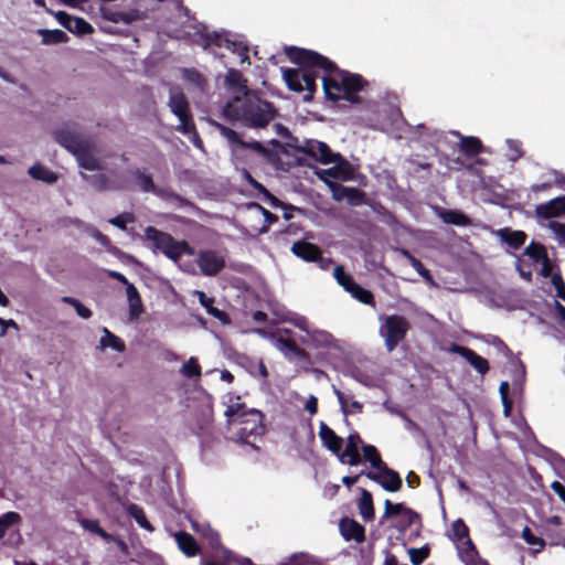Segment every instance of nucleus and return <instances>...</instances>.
<instances>
[{"mask_svg":"<svg viewBox=\"0 0 565 565\" xmlns=\"http://www.w3.org/2000/svg\"><path fill=\"white\" fill-rule=\"evenodd\" d=\"M274 315L281 321L289 323L296 330L282 329L278 338L273 337L274 345L291 362L297 369L306 370L309 364L308 355L301 344H311L316 339V331L303 316L288 310H274Z\"/></svg>","mask_w":565,"mask_h":565,"instance_id":"obj_1","label":"nucleus"},{"mask_svg":"<svg viewBox=\"0 0 565 565\" xmlns=\"http://www.w3.org/2000/svg\"><path fill=\"white\" fill-rule=\"evenodd\" d=\"M319 66L324 72L321 79L327 100L333 103L345 100L350 104L362 103L359 93L369 87V82L361 74L339 68L334 62L322 54L319 57Z\"/></svg>","mask_w":565,"mask_h":565,"instance_id":"obj_2","label":"nucleus"},{"mask_svg":"<svg viewBox=\"0 0 565 565\" xmlns=\"http://www.w3.org/2000/svg\"><path fill=\"white\" fill-rule=\"evenodd\" d=\"M275 107L254 92L233 96L223 107V115L250 128H265L276 117Z\"/></svg>","mask_w":565,"mask_h":565,"instance_id":"obj_3","label":"nucleus"},{"mask_svg":"<svg viewBox=\"0 0 565 565\" xmlns=\"http://www.w3.org/2000/svg\"><path fill=\"white\" fill-rule=\"evenodd\" d=\"M287 57L298 66L281 68L282 78L290 90L303 94V100H312L318 73V53L295 46L285 47Z\"/></svg>","mask_w":565,"mask_h":565,"instance_id":"obj_4","label":"nucleus"},{"mask_svg":"<svg viewBox=\"0 0 565 565\" xmlns=\"http://www.w3.org/2000/svg\"><path fill=\"white\" fill-rule=\"evenodd\" d=\"M173 4L178 10L179 18H185L188 23L181 30L175 31V36L190 39L194 35H200L202 39V45L205 50L212 46L225 47L232 51L233 53H236L242 64H249V57L247 54L248 49L243 42L233 41L226 34L206 33L205 26L196 23L194 20H191L189 18V11L186 8L182 6L180 0H173Z\"/></svg>","mask_w":565,"mask_h":565,"instance_id":"obj_5","label":"nucleus"},{"mask_svg":"<svg viewBox=\"0 0 565 565\" xmlns=\"http://www.w3.org/2000/svg\"><path fill=\"white\" fill-rule=\"evenodd\" d=\"M173 4L178 10L179 18H185L188 23L181 30L175 31V36L190 39L194 35H200L202 39V45L205 50L212 46L225 47L232 51L233 53H236L242 64H249V57L247 54L248 49L243 42L233 41L226 34L206 33L205 26L196 23L194 20H191L189 18V11L186 8L182 6L180 0H173Z\"/></svg>","mask_w":565,"mask_h":565,"instance_id":"obj_6","label":"nucleus"},{"mask_svg":"<svg viewBox=\"0 0 565 565\" xmlns=\"http://www.w3.org/2000/svg\"><path fill=\"white\" fill-rule=\"evenodd\" d=\"M228 437L235 443L256 447L255 441L264 434L263 415L259 411L250 408L237 419H231L227 425Z\"/></svg>","mask_w":565,"mask_h":565,"instance_id":"obj_7","label":"nucleus"},{"mask_svg":"<svg viewBox=\"0 0 565 565\" xmlns=\"http://www.w3.org/2000/svg\"><path fill=\"white\" fill-rule=\"evenodd\" d=\"M168 105L170 110L178 117L180 121L177 130L188 136L196 148L202 149L203 143L195 130L188 99L181 89L175 87L170 89Z\"/></svg>","mask_w":565,"mask_h":565,"instance_id":"obj_8","label":"nucleus"},{"mask_svg":"<svg viewBox=\"0 0 565 565\" xmlns=\"http://www.w3.org/2000/svg\"><path fill=\"white\" fill-rule=\"evenodd\" d=\"M56 140L75 156L81 168L89 171L99 169V162L89 141L64 132H56Z\"/></svg>","mask_w":565,"mask_h":565,"instance_id":"obj_9","label":"nucleus"},{"mask_svg":"<svg viewBox=\"0 0 565 565\" xmlns=\"http://www.w3.org/2000/svg\"><path fill=\"white\" fill-rule=\"evenodd\" d=\"M411 329V322L401 315H391L383 318L380 334L384 339L387 352H393L405 340Z\"/></svg>","mask_w":565,"mask_h":565,"instance_id":"obj_10","label":"nucleus"},{"mask_svg":"<svg viewBox=\"0 0 565 565\" xmlns=\"http://www.w3.org/2000/svg\"><path fill=\"white\" fill-rule=\"evenodd\" d=\"M193 256H195V264L203 276L215 277L226 267L227 250L225 248H205L198 253L194 252Z\"/></svg>","mask_w":565,"mask_h":565,"instance_id":"obj_11","label":"nucleus"},{"mask_svg":"<svg viewBox=\"0 0 565 565\" xmlns=\"http://www.w3.org/2000/svg\"><path fill=\"white\" fill-rule=\"evenodd\" d=\"M315 143L309 142L306 148H280L278 149V162L279 164L286 166L292 162H308L312 166L318 159L315 152Z\"/></svg>","mask_w":565,"mask_h":565,"instance_id":"obj_12","label":"nucleus"},{"mask_svg":"<svg viewBox=\"0 0 565 565\" xmlns=\"http://www.w3.org/2000/svg\"><path fill=\"white\" fill-rule=\"evenodd\" d=\"M221 135L227 139L231 145L232 153L235 157H242L245 150H253L257 153H264L267 156V150L263 147V145L258 141L245 142L243 141L238 134L231 128H227L223 125H216Z\"/></svg>","mask_w":565,"mask_h":565,"instance_id":"obj_13","label":"nucleus"},{"mask_svg":"<svg viewBox=\"0 0 565 565\" xmlns=\"http://www.w3.org/2000/svg\"><path fill=\"white\" fill-rule=\"evenodd\" d=\"M365 476L375 482H377L385 491L397 492L402 489L403 480L399 473L387 465H383L382 468L377 469V472L367 471Z\"/></svg>","mask_w":565,"mask_h":565,"instance_id":"obj_14","label":"nucleus"},{"mask_svg":"<svg viewBox=\"0 0 565 565\" xmlns=\"http://www.w3.org/2000/svg\"><path fill=\"white\" fill-rule=\"evenodd\" d=\"M332 164L329 169H320V181L327 184L328 182L350 181L353 179L354 167L345 158Z\"/></svg>","mask_w":565,"mask_h":565,"instance_id":"obj_15","label":"nucleus"},{"mask_svg":"<svg viewBox=\"0 0 565 565\" xmlns=\"http://www.w3.org/2000/svg\"><path fill=\"white\" fill-rule=\"evenodd\" d=\"M163 254L169 259L178 264L183 271L189 274H196L195 265L191 263H181V258L183 255H194V249L185 241H174L173 244H171L170 247H168L167 250L163 252Z\"/></svg>","mask_w":565,"mask_h":565,"instance_id":"obj_16","label":"nucleus"},{"mask_svg":"<svg viewBox=\"0 0 565 565\" xmlns=\"http://www.w3.org/2000/svg\"><path fill=\"white\" fill-rule=\"evenodd\" d=\"M449 352L462 356L481 376L487 374L490 370L488 360L468 347L452 343L449 348Z\"/></svg>","mask_w":565,"mask_h":565,"instance_id":"obj_17","label":"nucleus"},{"mask_svg":"<svg viewBox=\"0 0 565 565\" xmlns=\"http://www.w3.org/2000/svg\"><path fill=\"white\" fill-rule=\"evenodd\" d=\"M362 445L363 440L358 433L350 434L347 439V446L340 455V462L349 466H358L361 463L362 459L359 448Z\"/></svg>","mask_w":565,"mask_h":565,"instance_id":"obj_18","label":"nucleus"},{"mask_svg":"<svg viewBox=\"0 0 565 565\" xmlns=\"http://www.w3.org/2000/svg\"><path fill=\"white\" fill-rule=\"evenodd\" d=\"M535 215L543 220H551L565 215V195L537 204L535 206Z\"/></svg>","mask_w":565,"mask_h":565,"instance_id":"obj_19","label":"nucleus"},{"mask_svg":"<svg viewBox=\"0 0 565 565\" xmlns=\"http://www.w3.org/2000/svg\"><path fill=\"white\" fill-rule=\"evenodd\" d=\"M100 12L104 19L113 23L130 24L135 21H140L146 18L145 12L138 9L116 11L109 8H102Z\"/></svg>","mask_w":565,"mask_h":565,"instance_id":"obj_20","label":"nucleus"},{"mask_svg":"<svg viewBox=\"0 0 565 565\" xmlns=\"http://www.w3.org/2000/svg\"><path fill=\"white\" fill-rule=\"evenodd\" d=\"M340 532L345 541L363 543L365 541V529L353 519L343 518L340 521Z\"/></svg>","mask_w":565,"mask_h":565,"instance_id":"obj_21","label":"nucleus"},{"mask_svg":"<svg viewBox=\"0 0 565 565\" xmlns=\"http://www.w3.org/2000/svg\"><path fill=\"white\" fill-rule=\"evenodd\" d=\"M320 440L340 460L342 452L343 439L338 436L328 425L320 422Z\"/></svg>","mask_w":565,"mask_h":565,"instance_id":"obj_22","label":"nucleus"},{"mask_svg":"<svg viewBox=\"0 0 565 565\" xmlns=\"http://www.w3.org/2000/svg\"><path fill=\"white\" fill-rule=\"evenodd\" d=\"M396 515H404L407 518V524L412 525L418 518V514L404 503H392L391 500L386 499L384 502V513L382 521Z\"/></svg>","mask_w":565,"mask_h":565,"instance_id":"obj_23","label":"nucleus"},{"mask_svg":"<svg viewBox=\"0 0 565 565\" xmlns=\"http://www.w3.org/2000/svg\"><path fill=\"white\" fill-rule=\"evenodd\" d=\"M57 18L61 24L73 33L81 35L93 33V26L82 18L72 17L64 12H60Z\"/></svg>","mask_w":565,"mask_h":565,"instance_id":"obj_24","label":"nucleus"},{"mask_svg":"<svg viewBox=\"0 0 565 565\" xmlns=\"http://www.w3.org/2000/svg\"><path fill=\"white\" fill-rule=\"evenodd\" d=\"M224 404L226 406L224 415L226 416L227 425L231 424V419H237L250 409L242 403L239 396L233 394H228L224 397Z\"/></svg>","mask_w":565,"mask_h":565,"instance_id":"obj_25","label":"nucleus"},{"mask_svg":"<svg viewBox=\"0 0 565 565\" xmlns=\"http://www.w3.org/2000/svg\"><path fill=\"white\" fill-rule=\"evenodd\" d=\"M182 79L188 85V88L193 92L203 94L207 89V79L194 68H183Z\"/></svg>","mask_w":565,"mask_h":565,"instance_id":"obj_26","label":"nucleus"},{"mask_svg":"<svg viewBox=\"0 0 565 565\" xmlns=\"http://www.w3.org/2000/svg\"><path fill=\"white\" fill-rule=\"evenodd\" d=\"M145 236L147 239L153 243V246L156 249L160 252L167 250L168 247H170L171 244L175 241L171 235L161 232L152 226H148L145 230Z\"/></svg>","mask_w":565,"mask_h":565,"instance_id":"obj_27","label":"nucleus"},{"mask_svg":"<svg viewBox=\"0 0 565 565\" xmlns=\"http://www.w3.org/2000/svg\"><path fill=\"white\" fill-rule=\"evenodd\" d=\"M225 86L235 95H244L247 89L246 81L244 79L241 72L230 68L225 75Z\"/></svg>","mask_w":565,"mask_h":565,"instance_id":"obj_28","label":"nucleus"},{"mask_svg":"<svg viewBox=\"0 0 565 565\" xmlns=\"http://www.w3.org/2000/svg\"><path fill=\"white\" fill-rule=\"evenodd\" d=\"M193 295L198 297L199 302L205 308L210 316L220 320L223 324H227L230 322L228 316L224 311L213 306V298L206 297V295L201 290H193Z\"/></svg>","mask_w":565,"mask_h":565,"instance_id":"obj_29","label":"nucleus"},{"mask_svg":"<svg viewBox=\"0 0 565 565\" xmlns=\"http://www.w3.org/2000/svg\"><path fill=\"white\" fill-rule=\"evenodd\" d=\"M456 135L460 138L459 149L466 157L472 158L482 152L483 145L479 138L472 136L466 137L459 132H456Z\"/></svg>","mask_w":565,"mask_h":565,"instance_id":"obj_30","label":"nucleus"},{"mask_svg":"<svg viewBox=\"0 0 565 565\" xmlns=\"http://www.w3.org/2000/svg\"><path fill=\"white\" fill-rule=\"evenodd\" d=\"M303 434L298 433L299 447L302 457L309 460L313 456L315 433L311 424L302 427Z\"/></svg>","mask_w":565,"mask_h":565,"instance_id":"obj_31","label":"nucleus"},{"mask_svg":"<svg viewBox=\"0 0 565 565\" xmlns=\"http://www.w3.org/2000/svg\"><path fill=\"white\" fill-rule=\"evenodd\" d=\"M498 235L502 242L514 249H519L521 246H523L527 238V235L523 231H513L508 227L501 228L498 232Z\"/></svg>","mask_w":565,"mask_h":565,"instance_id":"obj_32","label":"nucleus"},{"mask_svg":"<svg viewBox=\"0 0 565 565\" xmlns=\"http://www.w3.org/2000/svg\"><path fill=\"white\" fill-rule=\"evenodd\" d=\"M359 512L365 522L373 521L375 518V510L373 504V497L366 489H361V498L358 503Z\"/></svg>","mask_w":565,"mask_h":565,"instance_id":"obj_33","label":"nucleus"},{"mask_svg":"<svg viewBox=\"0 0 565 565\" xmlns=\"http://www.w3.org/2000/svg\"><path fill=\"white\" fill-rule=\"evenodd\" d=\"M291 250L297 257L303 260L316 262L318 259V248L311 243L298 241L294 243Z\"/></svg>","mask_w":565,"mask_h":565,"instance_id":"obj_34","label":"nucleus"},{"mask_svg":"<svg viewBox=\"0 0 565 565\" xmlns=\"http://www.w3.org/2000/svg\"><path fill=\"white\" fill-rule=\"evenodd\" d=\"M178 547L189 557L199 553V546L194 537L185 532H177L173 534Z\"/></svg>","mask_w":565,"mask_h":565,"instance_id":"obj_35","label":"nucleus"},{"mask_svg":"<svg viewBox=\"0 0 565 565\" xmlns=\"http://www.w3.org/2000/svg\"><path fill=\"white\" fill-rule=\"evenodd\" d=\"M127 299L129 303V317L132 320L139 319L142 313V302L137 288L134 285H128Z\"/></svg>","mask_w":565,"mask_h":565,"instance_id":"obj_36","label":"nucleus"},{"mask_svg":"<svg viewBox=\"0 0 565 565\" xmlns=\"http://www.w3.org/2000/svg\"><path fill=\"white\" fill-rule=\"evenodd\" d=\"M524 254L532 258L534 262H544L543 274L548 275V257L545 247L540 243L532 242L524 250Z\"/></svg>","mask_w":565,"mask_h":565,"instance_id":"obj_37","label":"nucleus"},{"mask_svg":"<svg viewBox=\"0 0 565 565\" xmlns=\"http://www.w3.org/2000/svg\"><path fill=\"white\" fill-rule=\"evenodd\" d=\"M441 220L447 224H452L457 226H469L471 225V220L468 215L457 210H444L440 213Z\"/></svg>","mask_w":565,"mask_h":565,"instance_id":"obj_38","label":"nucleus"},{"mask_svg":"<svg viewBox=\"0 0 565 565\" xmlns=\"http://www.w3.org/2000/svg\"><path fill=\"white\" fill-rule=\"evenodd\" d=\"M192 529L195 532L200 533L202 536H204L209 541L211 546L217 547L220 545V535L210 526V524L193 521Z\"/></svg>","mask_w":565,"mask_h":565,"instance_id":"obj_39","label":"nucleus"},{"mask_svg":"<svg viewBox=\"0 0 565 565\" xmlns=\"http://www.w3.org/2000/svg\"><path fill=\"white\" fill-rule=\"evenodd\" d=\"M29 174L36 180L44 181L46 183H54L57 180V175L41 164H34L29 169Z\"/></svg>","mask_w":565,"mask_h":565,"instance_id":"obj_40","label":"nucleus"},{"mask_svg":"<svg viewBox=\"0 0 565 565\" xmlns=\"http://www.w3.org/2000/svg\"><path fill=\"white\" fill-rule=\"evenodd\" d=\"M104 335L100 338V345L103 348H111L118 352H122L125 350L124 341L111 333L108 329H103Z\"/></svg>","mask_w":565,"mask_h":565,"instance_id":"obj_41","label":"nucleus"},{"mask_svg":"<svg viewBox=\"0 0 565 565\" xmlns=\"http://www.w3.org/2000/svg\"><path fill=\"white\" fill-rule=\"evenodd\" d=\"M362 451L364 459L369 461L374 469L377 470L379 468H382L383 465H386L382 460L381 455L375 446L362 445Z\"/></svg>","mask_w":565,"mask_h":565,"instance_id":"obj_42","label":"nucleus"},{"mask_svg":"<svg viewBox=\"0 0 565 565\" xmlns=\"http://www.w3.org/2000/svg\"><path fill=\"white\" fill-rule=\"evenodd\" d=\"M461 555L462 561L466 563V565H477L479 553L470 537H468L466 542H463Z\"/></svg>","mask_w":565,"mask_h":565,"instance_id":"obj_43","label":"nucleus"},{"mask_svg":"<svg viewBox=\"0 0 565 565\" xmlns=\"http://www.w3.org/2000/svg\"><path fill=\"white\" fill-rule=\"evenodd\" d=\"M344 158L339 152H333L331 148L323 141L319 143V161L320 164H331Z\"/></svg>","mask_w":565,"mask_h":565,"instance_id":"obj_44","label":"nucleus"},{"mask_svg":"<svg viewBox=\"0 0 565 565\" xmlns=\"http://www.w3.org/2000/svg\"><path fill=\"white\" fill-rule=\"evenodd\" d=\"M44 44L64 43L68 40L67 34L62 30H40Z\"/></svg>","mask_w":565,"mask_h":565,"instance_id":"obj_45","label":"nucleus"},{"mask_svg":"<svg viewBox=\"0 0 565 565\" xmlns=\"http://www.w3.org/2000/svg\"><path fill=\"white\" fill-rule=\"evenodd\" d=\"M403 255L406 256L412 265V267L422 276L426 281L433 282V276L430 271L424 266V264L413 256L408 250L403 249Z\"/></svg>","mask_w":565,"mask_h":565,"instance_id":"obj_46","label":"nucleus"},{"mask_svg":"<svg viewBox=\"0 0 565 565\" xmlns=\"http://www.w3.org/2000/svg\"><path fill=\"white\" fill-rule=\"evenodd\" d=\"M128 512L136 520V522L138 523V525L140 527H142L149 532L153 531V526L147 520V518L143 513V510L140 507H138L136 504H130L128 508Z\"/></svg>","mask_w":565,"mask_h":565,"instance_id":"obj_47","label":"nucleus"},{"mask_svg":"<svg viewBox=\"0 0 565 565\" xmlns=\"http://www.w3.org/2000/svg\"><path fill=\"white\" fill-rule=\"evenodd\" d=\"M356 300L364 305H373L374 296L372 291L361 287L358 282L353 286V288L349 289V291Z\"/></svg>","mask_w":565,"mask_h":565,"instance_id":"obj_48","label":"nucleus"},{"mask_svg":"<svg viewBox=\"0 0 565 565\" xmlns=\"http://www.w3.org/2000/svg\"><path fill=\"white\" fill-rule=\"evenodd\" d=\"M316 557L307 553H295L280 565H316Z\"/></svg>","mask_w":565,"mask_h":565,"instance_id":"obj_49","label":"nucleus"},{"mask_svg":"<svg viewBox=\"0 0 565 565\" xmlns=\"http://www.w3.org/2000/svg\"><path fill=\"white\" fill-rule=\"evenodd\" d=\"M248 209L250 211H255L257 214H262L264 216L265 223L260 228V232H266L268 226L277 221V216L274 215L271 212L263 207L258 203H252L249 204Z\"/></svg>","mask_w":565,"mask_h":565,"instance_id":"obj_50","label":"nucleus"},{"mask_svg":"<svg viewBox=\"0 0 565 565\" xmlns=\"http://www.w3.org/2000/svg\"><path fill=\"white\" fill-rule=\"evenodd\" d=\"M345 201L351 206H360L366 203V194L358 188H349Z\"/></svg>","mask_w":565,"mask_h":565,"instance_id":"obj_51","label":"nucleus"},{"mask_svg":"<svg viewBox=\"0 0 565 565\" xmlns=\"http://www.w3.org/2000/svg\"><path fill=\"white\" fill-rule=\"evenodd\" d=\"M408 554L413 565H420L424 563L426 558L429 557L430 548L427 544L422 546L420 548L412 547L408 550Z\"/></svg>","mask_w":565,"mask_h":565,"instance_id":"obj_52","label":"nucleus"},{"mask_svg":"<svg viewBox=\"0 0 565 565\" xmlns=\"http://www.w3.org/2000/svg\"><path fill=\"white\" fill-rule=\"evenodd\" d=\"M334 277L339 285H341L347 291L353 288V286L356 284L354 278L350 274H348L341 266H337L334 268Z\"/></svg>","mask_w":565,"mask_h":565,"instance_id":"obj_53","label":"nucleus"},{"mask_svg":"<svg viewBox=\"0 0 565 565\" xmlns=\"http://www.w3.org/2000/svg\"><path fill=\"white\" fill-rule=\"evenodd\" d=\"M180 373L185 377H199L201 375V366L195 358H190L181 369Z\"/></svg>","mask_w":565,"mask_h":565,"instance_id":"obj_54","label":"nucleus"},{"mask_svg":"<svg viewBox=\"0 0 565 565\" xmlns=\"http://www.w3.org/2000/svg\"><path fill=\"white\" fill-rule=\"evenodd\" d=\"M21 516L17 512H7L0 516V540L4 537L6 531L10 525L20 522Z\"/></svg>","mask_w":565,"mask_h":565,"instance_id":"obj_55","label":"nucleus"},{"mask_svg":"<svg viewBox=\"0 0 565 565\" xmlns=\"http://www.w3.org/2000/svg\"><path fill=\"white\" fill-rule=\"evenodd\" d=\"M62 301L65 302V303H68L71 306L74 307L76 313L83 318V319H88L92 317V311L89 308H87L86 306H84L81 301H78L77 299L75 298H72V297H68V296H65L62 298Z\"/></svg>","mask_w":565,"mask_h":565,"instance_id":"obj_56","label":"nucleus"},{"mask_svg":"<svg viewBox=\"0 0 565 565\" xmlns=\"http://www.w3.org/2000/svg\"><path fill=\"white\" fill-rule=\"evenodd\" d=\"M451 530H452L454 539L457 541H462L463 539L469 537V527L461 519L454 521V523L451 525Z\"/></svg>","mask_w":565,"mask_h":565,"instance_id":"obj_57","label":"nucleus"},{"mask_svg":"<svg viewBox=\"0 0 565 565\" xmlns=\"http://www.w3.org/2000/svg\"><path fill=\"white\" fill-rule=\"evenodd\" d=\"M327 185L330 189L332 199L334 201L341 202V201L345 200L347 192L349 190L348 186H344V185L340 184L339 182H328Z\"/></svg>","mask_w":565,"mask_h":565,"instance_id":"obj_58","label":"nucleus"},{"mask_svg":"<svg viewBox=\"0 0 565 565\" xmlns=\"http://www.w3.org/2000/svg\"><path fill=\"white\" fill-rule=\"evenodd\" d=\"M499 392H500L502 405H503V408H504V414L509 415L511 409H512V401L509 397V392H510L509 383L505 382V381L501 382L500 387H499Z\"/></svg>","mask_w":565,"mask_h":565,"instance_id":"obj_59","label":"nucleus"},{"mask_svg":"<svg viewBox=\"0 0 565 565\" xmlns=\"http://www.w3.org/2000/svg\"><path fill=\"white\" fill-rule=\"evenodd\" d=\"M242 177L244 178V180H246V182L252 186L254 188L256 191H258L259 193L264 194L265 196L267 198H271L270 193L268 192V190L262 184L259 183L258 181H256L252 174L246 170V169H242Z\"/></svg>","mask_w":565,"mask_h":565,"instance_id":"obj_60","label":"nucleus"},{"mask_svg":"<svg viewBox=\"0 0 565 565\" xmlns=\"http://www.w3.org/2000/svg\"><path fill=\"white\" fill-rule=\"evenodd\" d=\"M548 227L554 232L557 241L561 244H565V223L551 221Z\"/></svg>","mask_w":565,"mask_h":565,"instance_id":"obj_61","label":"nucleus"},{"mask_svg":"<svg viewBox=\"0 0 565 565\" xmlns=\"http://www.w3.org/2000/svg\"><path fill=\"white\" fill-rule=\"evenodd\" d=\"M132 221H134V218H132L131 214L124 213V214L117 215L116 217L110 218L109 223L121 228V230H125L126 224L130 223Z\"/></svg>","mask_w":565,"mask_h":565,"instance_id":"obj_62","label":"nucleus"},{"mask_svg":"<svg viewBox=\"0 0 565 565\" xmlns=\"http://www.w3.org/2000/svg\"><path fill=\"white\" fill-rule=\"evenodd\" d=\"M552 284L556 289V295L558 298L565 301V282L561 275H554L552 277Z\"/></svg>","mask_w":565,"mask_h":565,"instance_id":"obj_63","label":"nucleus"},{"mask_svg":"<svg viewBox=\"0 0 565 565\" xmlns=\"http://www.w3.org/2000/svg\"><path fill=\"white\" fill-rule=\"evenodd\" d=\"M551 488L565 503V486L562 482L555 480L552 482Z\"/></svg>","mask_w":565,"mask_h":565,"instance_id":"obj_64","label":"nucleus"}]
</instances>
